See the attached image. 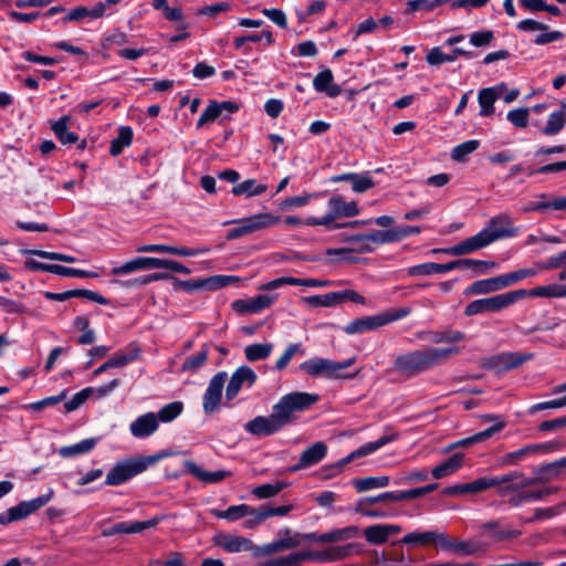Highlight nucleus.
<instances>
[{"label":"nucleus","instance_id":"nucleus-1","mask_svg":"<svg viewBox=\"0 0 566 566\" xmlns=\"http://www.w3.org/2000/svg\"><path fill=\"white\" fill-rule=\"evenodd\" d=\"M516 234V229L513 227V221L507 214H500L492 218L486 227L478 232L475 235L470 237L455 245L433 249V253H447L454 256L470 254L474 251L483 249L496 240L511 238Z\"/></svg>","mask_w":566,"mask_h":566},{"label":"nucleus","instance_id":"nucleus-2","mask_svg":"<svg viewBox=\"0 0 566 566\" xmlns=\"http://www.w3.org/2000/svg\"><path fill=\"white\" fill-rule=\"evenodd\" d=\"M461 353L460 346L427 347L399 355L394 363L395 369L406 376L421 374Z\"/></svg>","mask_w":566,"mask_h":566},{"label":"nucleus","instance_id":"nucleus-3","mask_svg":"<svg viewBox=\"0 0 566 566\" xmlns=\"http://www.w3.org/2000/svg\"><path fill=\"white\" fill-rule=\"evenodd\" d=\"M161 455H148V457H130L118 461L108 471L105 479L106 485H120L135 475L146 471L149 467L154 465Z\"/></svg>","mask_w":566,"mask_h":566},{"label":"nucleus","instance_id":"nucleus-4","mask_svg":"<svg viewBox=\"0 0 566 566\" xmlns=\"http://www.w3.org/2000/svg\"><path fill=\"white\" fill-rule=\"evenodd\" d=\"M317 399L318 397L316 395L298 391L291 392L280 398L273 406V412L284 427L294 421L295 412L308 409Z\"/></svg>","mask_w":566,"mask_h":566},{"label":"nucleus","instance_id":"nucleus-5","mask_svg":"<svg viewBox=\"0 0 566 566\" xmlns=\"http://www.w3.org/2000/svg\"><path fill=\"white\" fill-rule=\"evenodd\" d=\"M527 291L525 290H516L486 298L475 300L467 305L464 314L472 316L485 312H497L511 306L518 300L525 297Z\"/></svg>","mask_w":566,"mask_h":566},{"label":"nucleus","instance_id":"nucleus-6","mask_svg":"<svg viewBox=\"0 0 566 566\" xmlns=\"http://www.w3.org/2000/svg\"><path fill=\"white\" fill-rule=\"evenodd\" d=\"M279 217L270 212L256 213L243 219L227 221L223 224H235L227 233L228 240H234L263 229L270 228L279 222Z\"/></svg>","mask_w":566,"mask_h":566},{"label":"nucleus","instance_id":"nucleus-7","mask_svg":"<svg viewBox=\"0 0 566 566\" xmlns=\"http://www.w3.org/2000/svg\"><path fill=\"white\" fill-rule=\"evenodd\" d=\"M352 365V359L336 363L327 358L315 357L303 361L300 368L311 377L345 378L343 371Z\"/></svg>","mask_w":566,"mask_h":566},{"label":"nucleus","instance_id":"nucleus-8","mask_svg":"<svg viewBox=\"0 0 566 566\" xmlns=\"http://www.w3.org/2000/svg\"><path fill=\"white\" fill-rule=\"evenodd\" d=\"M328 212L322 218L311 217L306 219L307 226H324L327 229L338 228L337 220L354 216V202H345L340 197L329 199Z\"/></svg>","mask_w":566,"mask_h":566},{"label":"nucleus","instance_id":"nucleus-9","mask_svg":"<svg viewBox=\"0 0 566 566\" xmlns=\"http://www.w3.org/2000/svg\"><path fill=\"white\" fill-rule=\"evenodd\" d=\"M54 491L49 489L46 493L32 499L23 501L15 506L8 509L0 514V524L7 525L28 517L30 514L46 505L53 497Z\"/></svg>","mask_w":566,"mask_h":566},{"label":"nucleus","instance_id":"nucleus-10","mask_svg":"<svg viewBox=\"0 0 566 566\" xmlns=\"http://www.w3.org/2000/svg\"><path fill=\"white\" fill-rule=\"evenodd\" d=\"M489 482H492V488L497 486V492L502 496L516 493L515 497H517L523 490L533 486V481L518 471H512L501 476H489Z\"/></svg>","mask_w":566,"mask_h":566},{"label":"nucleus","instance_id":"nucleus-11","mask_svg":"<svg viewBox=\"0 0 566 566\" xmlns=\"http://www.w3.org/2000/svg\"><path fill=\"white\" fill-rule=\"evenodd\" d=\"M214 545L230 554L250 552L254 556V543L244 536L220 532L213 537Z\"/></svg>","mask_w":566,"mask_h":566},{"label":"nucleus","instance_id":"nucleus-12","mask_svg":"<svg viewBox=\"0 0 566 566\" xmlns=\"http://www.w3.org/2000/svg\"><path fill=\"white\" fill-rule=\"evenodd\" d=\"M352 545L336 546L323 552H296L292 553V559L295 566H300L302 562L312 560L318 563L334 562L346 556Z\"/></svg>","mask_w":566,"mask_h":566},{"label":"nucleus","instance_id":"nucleus-13","mask_svg":"<svg viewBox=\"0 0 566 566\" xmlns=\"http://www.w3.org/2000/svg\"><path fill=\"white\" fill-rule=\"evenodd\" d=\"M283 428L275 413L258 416L244 424V430L255 437L272 436Z\"/></svg>","mask_w":566,"mask_h":566},{"label":"nucleus","instance_id":"nucleus-14","mask_svg":"<svg viewBox=\"0 0 566 566\" xmlns=\"http://www.w3.org/2000/svg\"><path fill=\"white\" fill-rule=\"evenodd\" d=\"M227 380V373L220 371L212 377L203 395L202 407L206 413L217 411L221 401V395Z\"/></svg>","mask_w":566,"mask_h":566},{"label":"nucleus","instance_id":"nucleus-15","mask_svg":"<svg viewBox=\"0 0 566 566\" xmlns=\"http://www.w3.org/2000/svg\"><path fill=\"white\" fill-rule=\"evenodd\" d=\"M256 380V374L249 366L239 367L231 376L227 390L226 397L228 400L233 399L242 387H251Z\"/></svg>","mask_w":566,"mask_h":566},{"label":"nucleus","instance_id":"nucleus-16","mask_svg":"<svg viewBox=\"0 0 566 566\" xmlns=\"http://www.w3.org/2000/svg\"><path fill=\"white\" fill-rule=\"evenodd\" d=\"M160 521V517H153L147 521L120 522L103 530L102 535L104 537H109L116 534H137L145 530L157 526Z\"/></svg>","mask_w":566,"mask_h":566},{"label":"nucleus","instance_id":"nucleus-17","mask_svg":"<svg viewBox=\"0 0 566 566\" xmlns=\"http://www.w3.org/2000/svg\"><path fill=\"white\" fill-rule=\"evenodd\" d=\"M327 454V446L322 442H315L305 449L298 459V462L291 468L292 472L313 467L321 462Z\"/></svg>","mask_w":566,"mask_h":566},{"label":"nucleus","instance_id":"nucleus-18","mask_svg":"<svg viewBox=\"0 0 566 566\" xmlns=\"http://www.w3.org/2000/svg\"><path fill=\"white\" fill-rule=\"evenodd\" d=\"M564 472H566V458H562L554 462L538 467L534 471L535 475L528 478V480L533 481V485H535L538 483L557 480Z\"/></svg>","mask_w":566,"mask_h":566},{"label":"nucleus","instance_id":"nucleus-19","mask_svg":"<svg viewBox=\"0 0 566 566\" xmlns=\"http://www.w3.org/2000/svg\"><path fill=\"white\" fill-rule=\"evenodd\" d=\"M275 301V296L261 294L248 300H237L232 307L239 313H259L270 307Z\"/></svg>","mask_w":566,"mask_h":566},{"label":"nucleus","instance_id":"nucleus-20","mask_svg":"<svg viewBox=\"0 0 566 566\" xmlns=\"http://www.w3.org/2000/svg\"><path fill=\"white\" fill-rule=\"evenodd\" d=\"M159 427L158 418L154 412H147L134 420L129 430L135 438H146L151 436Z\"/></svg>","mask_w":566,"mask_h":566},{"label":"nucleus","instance_id":"nucleus-21","mask_svg":"<svg viewBox=\"0 0 566 566\" xmlns=\"http://www.w3.org/2000/svg\"><path fill=\"white\" fill-rule=\"evenodd\" d=\"M389 243L386 230H375L369 233L356 234V253H368L380 244Z\"/></svg>","mask_w":566,"mask_h":566},{"label":"nucleus","instance_id":"nucleus-22","mask_svg":"<svg viewBox=\"0 0 566 566\" xmlns=\"http://www.w3.org/2000/svg\"><path fill=\"white\" fill-rule=\"evenodd\" d=\"M184 465L190 474L206 484L219 483L231 474L226 470H218L213 472L207 471L191 460H186Z\"/></svg>","mask_w":566,"mask_h":566},{"label":"nucleus","instance_id":"nucleus-23","mask_svg":"<svg viewBox=\"0 0 566 566\" xmlns=\"http://www.w3.org/2000/svg\"><path fill=\"white\" fill-rule=\"evenodd\" d=\"M506 91V84L501 83L493 87L483 88L479 92V104L481 106L480 114L482 116H489L494 112V103L495 101L502 96V94Z\"/></svg>","mask_w":566,"mask_h":566},{"label":"nucleus","instance_id":"nucleus-24","mask_svg":"<svg viewBox=\"0 0 566 566\" xmlns=\"http://www.w3.org/2000/svg\"><path fill=\"white\" fill-rule=\"evenodd\" d=\"M298 285V286H307V287H319V286H325L326 285V282L325 281H318V280H315V279H296V277H292V276H282V277H277L273 281H270L263 285H261L259 287V290L261 291H272V290H276V289H280L281 286L283 285Z\"/></svg>","mask_w":566,"mask_h":566},{"label":"nucleus","instance_id":"nucleus-25","mask_svg":"<svg viewBox=\"0 0 566 566\" xmlns=\"http://www.w3.org/2000/svg\"><path fill=\"white\" fill-rule=\"evenodd\" d=\"M156 266V258L139 256L112 269L113 275H126L136 271L150 270Z\"/></svg>","mask_w":566,"mask_h":566},{"label":"nucleus","instance_id":"nucleus-26","mask_svg":"<svg viewBox=\"0 0 566 566\" xmlns=\"http://www.w3.org/2000/svg\"><path fill=\"white\" fill-rule=\"evenodd\" d=\"M492 488V482H489V476L476 479L469 483L448 486L443 490L447 495H460L465 493H480Z\"/></svg>","mask_w":566,"mask_h":566},{"label":"nucleus","instance_id":"nucleus-27","mask_svg":"<svg viewBox=\"0 0 566 566\" xmlns=\"http://www.w3.org/2000/svg\"><path fill=\"white\" fill-rule=\"evenodd\" d=\"M549 450L547 444H528L516 451L509 452L501 458L502 465H514L522 461L525 457L546 452Z\"/></svg>","mask_w":566,"mask_h":566},{"label":"nucleus","instance_id":"nucleus-28","mask_svg":"<svg viewBox=\"0 0 566 566\" xmlns=\"http://www.w3.org/2000/svg\"><path fill=\"white\" fill-rule=\"evenodd\" d=\"M105 13V6L103 3H98L94 6L92 9L80 6L67 14L64 15V21H92L103 17Z\"/></svg>","mask_w":566,"mask_h":566},{"label":"nucleus","instance_id":"nucleus-29","mask_svg":"<svg viewBox=\"0 0 566 566\" xmlns=\"http://www.w3.org/2000/svg\"><path fill=\"white\" fill-rule=\"evenodd\" d=\"M532 357V354L526 353H504L493 358L492 366L499 369L509 370L521 366Z\"/></svg>","mask_w":566,"mask_h":566},{"label":"nucleus","instance_id":"nucleus-30","mask_svg":"<svg viewBox=\"0 0 566 566\" xmlns=\"http://www.w3.org/2000/svg\"><path fill=\"white\" fill-rule=\"evenodd\" d=\"M504 428V422H497L495 426H492L479 433H475L469 438L459 440L444 449V452H449L457 448H465L474 443L482 442L489 438H491L494 433L501 431Z\"/></svg>","mask_w":566,"mask_h":566},{"label":"nucleus","instance_id":"nucleus-31","mask_svg":"<svg viewBox=\"0 0 566 566\" xmlns=\"http://www.w3.org/2000/svg\"><path fill=\"white\" fill-rule=\"evenodd\" d=\"M352 528L346 527L342 530L331 531L324 534L317 533H306L300 535L303 539L308 542H317V543H335L344 539H348L352 536Z\"/></svg>","mask_w":566,"mask_h":566},{"label":"nucleus","instance_id":"nucleus-32","mask_svg":"<svg viewBox=\"0 0 566 566\" xmlns=\"http://www.w3.org/2000/svg\"><path fill=\"white\" fill-rule=\"evenodd\" d=\"M459 56L471 57L472 53L461 48H455L452 53H443L440 48L431 49L426 56L430 65H439L444 62H454Z\"/></svg>","mask_w":566,"mask_h":566},{"label":"nucleus","instance_id":"nucleus-33","mask_svg":"<svg viewBox=\"0 0 566 566\" xmlns=\"http://www.w3.org/2000/svg\"><path fill=\"white\" fill-rule=\"evenodd\" d=\"M503 275L480 280L474 282L467 291V294H488L505 289Z\"/></svg>","mask_w":566,"mask_h":566},{"label":"nucleus","instance_id":"nucleus-34","mask_svg":"<svg viewBox=\"0 0 566 566\" xmlns=\"http://www.w3.org/2000/svg\"><path fill=\"white\" fill-rule=\"evenodd\" d=\"M443 539H444L443 533L430 531V532H423V533H409L400 539V543H402V544H420V545L433 544V545L440 547Z\"/></svg>","mask_w":566,"mask_h":566},{"label":"nucleus","instance_id":"nucleus-35","mask_svg":"<svg viewBox=\"0 0 566 566\" xmlns=\"http://www.w3.org/2000/svg\"><path fill=\"white\" fill-rule=\"evenodd\" d=\"M316 91L325 92L328 96L335 97L340 93V88L333 84V74L331 70L319 72L313 81Z\"/></svg>","mask_w":566,"mask_h":566},{"label":"nucleus","instance_id":"nucleus-36","mask_svg":"<svg viewBox=\"0 0 566 566\" xmlns=\"http://www.w3.org/2000/svg\"><path fill=\"white\" fill-rule=\"evenodd\" d=\"M268 190L265 184L258 182L255 179H247L232 188L234 196H244L247 198L255 197L264 193Z\"/></svg>","mask_w":566,"mask_h":566},{"label":"nucleus","instance_id":"nucleus-37","mask_svg":"<svg viewBox=\"0 0 566 566\" xmlns=\"http://www.w3.org/2000/svg\"><path fill=\"white\" fill-rule=\"evenodd\" d=\"M210 513L217 518H223L230 522H234L244 518L250 513H252V506L247 504L231 505L224 511L212 509Z\"/></svg>","mask_w":566,"mask_h":566},{"label":"nucleus","instance_id":"nucleus-38","mask_svg":"<svg viewBox=\"0 0 566 566\" xmlns=\"http://www.w3.org/2000/svg\"><path fill=\"white\" fill-rule=\"evenodd\" d=\"M440 547L447 551L460 553L463 556L473 555L479 551V546L476 544L461 539H450L446 534Z\"/></svg>","mask_w":566,"mask_h":566},{"label":"nucleus","instance_id":"nucleus-39","mask_svg":"<svg viewBox=\"0 0 566 566\" xmlns=\"http://www.w3.org/2000/svg\"><path fill=\"white\" fill-rule=\"evenodd\" d=\"M463 461V454L462 453H455L453 454L449 460L446 462L437 465L432 469V476L434 479H442L444 476H448L452 473H454L457 470H459L462 465Z\"/></svg>","mask_w":566,"mask_h":566},{"label":"nucleus","instance_id":"nucleus-40","mask_svg":"<svg viewBox=\"0 0 566 566\" xmlns=\"http://www.w3.org/2000/svg\"><path fill=\"white\" fill-rule=\"evenodd\" d=\"M559 491V486L552 485V486H544L537 491L528 492V493H521L517 497L510 499V504L513 506H518L523 502L527 501H534V500H542L549 495H553Z\"/></svg>","mask_w":566,"mask_h":566},{"label":"nucleus","instance_id":"nucleus-41","mask_svg":"<svg viewBox=\"0 0 566 566\" xmlns=\"http://www.w3.org/2000/svg\"><path fill=\"white\" fill-rule=\"evenodd\" d=\"M70 118H71L70 116H63L59 120L54 122L51 126L52 130L54 132V134L59 138V140L62 144H66V145L74 144L78 139V136L75 133L70 132L67 129V124L70 122Z\"/></svg>","mask_w":566,"mask_h":566},{"label":"nucleus","instance_id":"nucleus-42","mask_svg":"<svg viewBox=\"0 0 566 566\" xmlns=\"http://www.w3.org/2000/svg\"><path fill=\"white\" fill-rule=\"evenodd\" d=\"M97 440L95 438L84 439L75 444L62 447L59 450V454L63 458H71L80 454L90 452L96 446Z\"/></svg>","mask_w":566,"mask_h":566},{"label":"nucleus","instance_id":"nucleus-43","mask_svg":"<svg viewBox=\"0 0 566 566\" xmlns=\"http://www.w3.org/2000/svg\"><path fill=\"white\" fill-rule=\"evenodd\" d=\"M451 271L450 262L446 264L423 263L408 269L410 276H428L436 273H444Z\"/></svg>","mask_w":566,"mask_h":566},{"label":"nucleus","instance_id":"nucleus-44","mask_svg":"<svg viewBox=\"0 0 566 566\" xmlns=\"http://www.w3.org/2000/svg\"><path fill=\"white\" fill-rule=\"evenodd\" d=\"M526 295L533 297H548V298H558L566 297V285L562 284H549L544 286H537L533 290L528 291Z\"/></svg>","mask_w":566,"mask_h":566},{"label":"nucleus","instance_id":"nucleus-45","mask_svg":"<svg viewBox=\"0 0 566 566\" xmlns=\"http://www.w3.org/2000/svg\"><path fill=\"white\" fill-rule=\"evenodd\" d=\"M140 349L135 345H130L124 352L116 353L112 358H109V363L112 364V368H120L124 367L139 358Z\"/></svg>","mask_w":566,"mask_h":566},{"label":"nucleus","instance_id":"nucleus-46","mask_svg":"<svg viewBox=\"0 0 566 566\" xmlns=\"http://www.w3.org/2000/svg\"><path fill=\"white\" fill-rule=\"evenodd\" d=\"M272 349L273 345L271 343H258L247 346L244 355L249 361H256L268 358Z\"/></svg>","mask_w":566,"mask_h":566},{"label":"nucleus","instance_id":"nucleus-47","mask_svg":"<svg viewBox=\"0 0 566 566\" xmlns=\"http://www.w3.org/2000/svg\"><path fill=\"white\" fill-rule=\"evenodd\" d=\"M133 130L128 126L119 128L118 136L112 140L109 153L113 156H118L123 149L132 144Z\"/></svg>","mask_w":566,"mask_h":566},{"label":"nucleus","instance_id":"nucleus-48","mask_svg":"<svg viewBox=\"0 0 566 566\" xmlns=\"http://www.w3.org/2000/svg\"><path fill=\"white\" fill-rule=\"evenodd\" d=\"M389 484V476H367L356 480V492H367L375 489L386 488Z\"/></svg>","mask_w":566,"mask_h":566},{"label":"nucleus","instance_id":"nucleus-49","mask_svg":"<svg viewBox=\"0 0 566 566\" xmlns=\"http://www.w3.org/2000/svg\"><path fill=\"white\" fill-rule=\"evenodd\" d=\"M209 348L205 345L199 352L187 357L182 364L184 371L195 373L199 370L207 361Z\"/></svg>","mask_w":566,"mask_h":566},{"label":"nucleus","instance_id":"nucleus-50","mask_svg":"<svg viewBox=\"0 0 566 566\" xmlns=\"http://www.w3.org/2000/svg\"><path fill=\"white\" fill-rule=\"evenodd\" d=\"M395 438H396L395 434L381 436L376 441H370V442H366V443L361 444L360 447L356 448V459L364 458V457H367V455L376 452L377 450H379L387 443L395 440Z\"/></svg>","mask_w":566,"mask_h":566},{"label":"nucleus","instance_id":"nucleus-51","mask_svg":"<svg viewBox=\"0 0 566 566\" xmlns=\"http://www.w3.org/2000/svg\"><path fill=\"white\" fill-rule=\"evenodd\" d=\"M467 338L465 333L458 329H444L441 332L434 333L432 337V342L436 344H451L452 346H457V343L463 342Z\"/></svg>","mask_w":566,"mask_h":566},{"label":"nucleus","instance_id":"nucleus-52","mask_svg":"<svg viewBox=\"0 0 566 566\" xmlns=\"http://www.w3.org/2000/svg\"><path fill=\"white\" fill-rule=\"evenodd\" d=\"M499 522L490 521L482 525L483 531L489 532L495 541H506L518 537L520 531L499 530Z\"/></svg>","mask_w":566,"mask_h":566},{"label":"nucleus","instance_id":"nucleus-53","mask_svg":"<svg viewBox=\"0 0 566 566\" xmlns=\"http://www.w3.org/2000/svg\"><path fill=\"white\" fill-rule=\"evenodd\" d=\"M184 403L181 401H174L165 405L156 415L158 422H170L181 415Z\"/></svg>","mask_w":566,"mask_h":566},{"label":"nucleus","instance_id":"nucleus-54","mask_svg":"<svg viewBox=\"0 0 566 566\" xmlns=\"http://www.w3.org/2000/svg\"><path fill=\"white\" fill-rule=\"evenodd\" d=\"M564 111L554 112L549 115L546 126L542 129L544 135H555L559 133L565 126Z\"/></svg>","mask_w":566,"mask_h":566},{"label":"nucleus","instance_id":"nucleus-55","mask_svg":"<svg viewBox=\"0 0 566 566\" xmlns=\"http://www.w3.org/2000/svg\"><path fill=\"white\" fill-rule=\"evenodd\" d=\"M384 325H386V319L384 318V314L360 317V318L356 319V333L374 331Z\"/></svg>","mask_w":566,"mask_h":566},{"label":"nucleus","instance_id":"nucleus-56","mask_svg":"<svg viewBox=\"0 0 566 566\" xmlns=\"http://www.w3.org/2000/svg\"><path fill=\"white\" fill-rule=\"evenodd\" d=\"M363 534L367 542L373 545H380L388 541L385 527L380 524L366 527Z\"/></svg>","mask_w":566,"mask_h":566},{"label":"nucleus","instance_id":"nucleus-57","mask_svg":"<svg viewBox=\"0 0 566 566\" xmlns=\"http://www.w3.org/2000/svg\"><path fill=\"white\" fill-rule=\"evenodd\" d=\"M420 228L418 226H406V227H397L389 230H386L387 232V240L389 243L397 242L402 240L406 237H409L411 234H418L420 233Z\"/></svg>","mask_w":566,"mask_h":566},{"label":"nucleus","instance_id":"nucleus-58","mask_svg":"<svg viewBox=\"0 0 566 566\" xmlns=\"http://www.w3.org/2000/svg\"><path fill=\"white\" fill-rule=\"evenodd\" d=\"M284 482H276L273 484H262L252 490V494L259 499H270L279 494L284 488Z\"/></svg>","mask_w":566,"mask_h":566},{"label":"nucleus","instance_id":"nucleus-59","mask_svg":"<svg viewBox=\"0 0 566 566\" xmlns=\"http://www.w3.org/2000/svg\"><path fill=\"white\" fill-rule=\"evenodd\" d=\"M479 147L478 140H468L461 145H458L452 149L451 158L454 161H464L467 156L472 154Z\"/></svg>","mask_w":566,"mask_h":566},{"label":"nucleus","instance_id":"nucleus-60","mask_svg":"<svg viewBox=\"0 0 566 566\" xmlns=\"http://www.w3.org/2000/svg\"><path fill=\"white\" fill-rule=\"evenodd\" d=\"M247 41H250V42H261V41H263L266 45H270V44L273 43V36H272V33L270 31H268V30H263L261 33H256V34H250V35H245V36H238L234 40L235 49H241Z\"/></svg>","mask_w":566,"mask_h":566},{"label":"nucleus","instance_id":"nucleus-61","mask_svg":"<svg viewBox=\"0 0 566 566\" xmlns=\"http://www.w3.org/2000/svg\"><path fill=\"white\" fill-rule=\"evenodd\" d=\"M539 272V270L537 269V266H533V268H525V269H520L517 271H514V272H511V273H507L504 276V284H506V287L516 283V282H520L524 279H527L530 276H534L536 275L537 273Z\"/></svg>","mask_w":566,"mask_h":566},{"label":"nucleus","instance_id":"nucleus-62","mask_svg":"<svg viewBox=\"0 0 566 566\" xmlns=\"http://www.w3.org/2000/svg\"><path fill=\"white\" fill-rule=\"evenodd\" d=\"M530 111L526 107L512 109L507 113L509 122L517 128H524L528 124Z\"/></svg>","mask_w":566,"mask_h":566},{"label":"nucleus","instance_id":"nucleus-63","mask_svg":"<svg viewBox=\"0 0 566 566\" xmlns=\"http://www.w3.org/2000/svg\"><path fill=\"white\" fill-rule=\"evenodd\" d=\"M92 390L91 389H82L81 391L76 392L69 401L64 403V409L66 412H71L80 408L88 397H91Z\"/></svg>","mask_w":566,"mask_h":566},{"label":"nucleus","instance_id":"nucleus-64","mask_svg":"<svg viewBox=\"0 0 566 566\" xmlns=\"http://www.w3.org/2000/svg\"><path fill=\"white\" fill-rule=\"evenodd\" d=\"M221 115H222V113L220 111V107H218V103H212L200 115V117L197 122V127H202L207 123L213 122Z\"/></svg>","mask_w":566,"mask_h":566}]
</instances>
